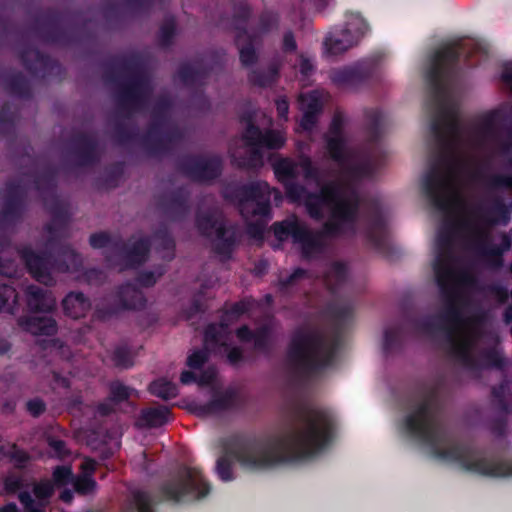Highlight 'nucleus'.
I'll return each mask as SVG.
<instances>
[{
	"label": "nucleus",
	"instance_id": "58",
	"mask_svg": "<svg viewBox=\"0 0 512 512\" xmlns=\"http://www.w3.org/2000/svg\"><path fill=\"white\" fill-rule=\"evenodd\" d=\"M0 273H6L3 269L0 268Z\"/></svg>",
	"mask_w": 512,
	"mask_h": 512
},
{
	"label": "nucleus",
	"instance_id": "40",
	"mask_svg": "<svg viewBox=\"0 0 512 512\" xmlns=\"http://www.w3.org/2000/svg\"><path fill=\"white\" fill-rule=\"evenodd\" d=\"M276 108L278 112V116L284 120L287 119V114L289 110L288 102L284 98H280L276 101Z\"/></svg>",
	"mask_w": 512,
	"mask_h": 512
},
{
	"label": "nucleus",
	"instance_id": "47",
	"mask_svg": "<svg viewBox=\"0 0 512 512\" xmlns=\"http://www.w3.org/2000/svg\"><path fill=\"white\" fill-rule=\"evenodd\" d=\"M283 47L286 51H292L296 48V43L292 34L287 33L284 36Z\"/></svg>",
	"mask_w": 512,
	"mask_h": 512
},
{
	"label": "nucleus",
	"instance_id": "37",
	"mask_svg": "<svg viewBox=\"0 0 512 512\" xmlns=\"http://www.w3.org/2000/svg\"><path fill=\"white\" fill-rule=\"evenodd\" d=\"M49 446L52 449V456L62 457L66 453L65 445L60 440H54V439L49 440Z\"/></svg>",
	"mask_w": 512,
	"mask_h": 512
},
{
	"label": "nucleus",
	"instance_id": "12",
	"mask_svg": "<svg viewBox=\"0 0 512 512\" xmlns=\"http://www.w3.org/2000/svg\"><path fill=\"white\" fill-rule=\"evenodd\" d=\"M275 237L279 241L291 240L298 245L303 255L307 258L321 252L323 237L308 231L306 226L297 219H288L273 226Z\"/></svg>",
	"mask_w": 512,
	"mask_h": 512
},
{
	"label": "nucleus",
	"instance_id": "9",
	"mask_svg": "<svg viewBox=\"0 0 512 512\" xmlns=\"http://www.w3.org/2000/svg\"><path fill=\"white\" fill-rule=\"evenodd\" d=\"M26 296L28 306L34 315L28 319L21 318L18 322L20 327L34 335L54 334L56 332V323L47 313L54 309L55 299L35 286L27 288Z\"/></svg>",
	"mask_w": 512,
	"mask_h": 512
},
{
	"label": "nucleus",
	"instance_id": "42",
	"mask_svg": "<svg viewBox=\"0 0 512 512\" xmlns=\"http://www.w3.org/2000/svg\"><path fill=\"white\" fill-rule=\"evenodd\" d=\"M299 66L301 73L306 76L313 70L314 64L311 59L301 56Z\"/></svg>",
	"mask_w": 512,
	"mask_h": 512
},
{
	"label": "nucleus",
	"instance_id": "31",
	"mask_svg": "<svg viewBox=\"0 0 512 512\" xmlns=\"http://www.w3.org/2000/svg\"><path fill=\"white\" fill-rule=\"evenodd\" d=\"M266 331H259L256 334L250 333L247 327H242L237 331V337L241 341L252 340L256 347H260L262 345V340L265 337Z\"/></svg>",
	"mask_w": 512,
	"mask_h": 512
},
{
	"label": "nucleus",
	"instance_id": "32",
	"mask_svg": "<svg viewBox=\"0 0 512 512\" xmlns=\"http://www.w3.org/2000/svg\"><path fill=\"white\" fill-rule=\"evenodd\" d=\"M148 251V243L146 240H141L133 247L130 252V257L135 260V262H141L145 259V256Z\"/></svg>",
	"mask_w": 512,
	"mask_h": 512
},
{
	"label": "nucleus",
	"instance_id": "55",
	"mask_svg": "<svg viewBox=\"0 0 512 512\" xmlns=\"http://www.w3.org/2000/svg\"><path fill=\"white\" fill-rule=\"evenodd\" d=\"M260 30H261V32H265V31H268V30H269V27H268L266 24H264V23H263V24L261 25V29H260Z\"/></svg>",
	"mask_w": 512,
	"mask_h": 512
},
{
	"label": "nucleus",
	"instance_id": "48",
	"mask_svg": "<svg viewBox=\"0 0 512 512\" xmlns=\"http://www.w3.org/2000/svg\"><path fill=\"white\" fill-rule=\"evenodd\" d=\"M156 278L157 277L153 273H149V274L142 275L140 277L139 281H140V284L143 286H150L155 283Z\"/></svg>",
	"mask_w": 512,
	"mask_h": 512
},
{
	"label": "nucleus",
	"instance_id": "36",
	"mask_svg": "<svg viewBox=\"0 0 512 512\" xmlns=\"http://www.w3.org/2000/svg\"><path fill=\"white\" fill-rule=\"evenodd\" d=\"M231 402V396L230 395H223L219 399L214 400L208 410L211 412L217 411L219 409L227 407Z\"/></svg>",
	"mask_w": 512,
	"mask_h": 512
},
{
	"label": "nucleus",
	"instance_id": "44",
	"mask_svg": "<svg viewBox=\"0 0 512 512\" xmlns=\"http://www.w3.org/2000/svg\"><path fill=\"white\" fill-rule=\"evenodd\" d=\"M502 79L512 89V62L505 65L502 73Z\"/></svg>",
	"mask_w": 512,
	"mask_h": 512
},
{
	"label": "nucleus",
	"instance_id": "4",
	"mask_svg": "<svg viewBox=\"0 0 512 512\" xmlns=\"http://www.w3.org/2000/svg\"><path fill=\"white\" fill-rule=\"evenodd\" d=\"M405 430L425 441L431 453L439 460L483 476L512 477V461L494 462L444 440L433 420L429 405L424 403L406 417Z\"/></svg>",
	"mask_w": 512,
	"mask_h": 512
},
{
	"label": "nucleus",
	"instance_id": "14",
	"mask_svg": "<svg viewBox=\"0 0 512 512\" xmlns=\"http://www.w3.org/2000/svg\"><path fill=\"white\" fill-rule=\"evenodd\" d=\"M95 469V461L85 458L81 463L82 473L79 477L74 478L71 468L68 466L57 467L53 472V480L57 486H65L72 484L75 490L82 494L92 492L96 483L92 479V474Z\"/></svg>",
	"mask_w": 512,
	"mask_h": 512
},
{
	"label": "nucleus",
	"instance_id": "30",
	"mask_svg": "<svg viewBox=\"0 0 512 512\" xmlns=\"http://www.w3.org/2000/svg\"><path fill=\"white\" fill-rule=\"evenodd\" d=\"M347 276V268L341 264V263H335L333 264L327 275H326V280L329 284H332L334 281L335 282H341L343 281Z\"/></svg>",
	"mask_w": 512,
	"mask_h": 512
},
{
	"label": "nucleus",
	"instance_id": "38",
	"mask_svg": "<svg viewBox=\"0 0 512 512\" xmlns=\"http://www.w3.org/2000/svg\"><path fill=\"white\" fill-rule=\"evenodd\" d=\"M250 306H251V303L249 301H242L238 304H236L230 312L227 313V316L230 317V316H238V315H241L243 313H246L248 311H250Z\"/></svg>",
	"mask_w": 512,
	"mask_h": 512
},
{
	"label": "nucleus",
	"instance_id": "53",
	"mask_svg": "<svg viewBox=\"0 0 512 512\" xmlns=\"http://www.w3.org/2000/svg\"><path fill=\"white\" fill-rule=\"evenodd\" d=\"M99 411L101 414H108L110 412V409H108L106 405L103 404L99 406Z\"/></svg>",
	"mask_w": 512,
	"mask_h": 512
},
{
	"label": "nucleus",
	"instance_id": "15",
	"mask_svg": "<svg viewBox=\"0 0 512 512\" xmlns=\"http://www.w3.org/2000/svg\"><path fill=\"white\" fill-rule=\"evenodd\" d=\"M53 493V485L49 481L34 484L30 490L21 491L19 500L24 512H46V507ZM0 512H19L16 505L8 504Z\"/></svg>",
	"mask_w": 512,
	"mask_h": 512
},
{
	"label": "nucleus",
	"instance_id": "19",
	"mask_svg": "<svg viewBox=\"0 0 512 512\" xmlns=\"http://www.w3.org/2000/svg\"><path fill=\"white\" fill-rule=\"evenodd\" d=\"M26 265L32 276L39 282L50 284L52 282L51 272L48 270V260L40 257L32 251H24L22 254Z\"/></svg>",
	"mask_w": 512,
	"mask_h": 512
},
{
	"label": "nucleus",
	"instance_id": "11",
	"mask_svg": "<svg viewBox=\"0 0 512 512\" xmlns=\"http://www.w3.org/2000/svg\"><path fill=\"white\" fill-rule=\"evenodd\" d=\"M210 491L201 472L196 468H184L166 484L163 492L167 499L176 502L201 499Z\"/></svg>",
	"mask_w": 512,
	"mask_h": 512
},
{
	"label": "nucleus",
	"instance_id": "54",
	"mask_svg": "<svg viewBox=\"0 0 512 512\" xmlns=\"http://www.w3.org/2000/svg\"><path fill=\"white\" fill-rule=\"evenodd\" d=\"M116 362H117V364H118V365H122V366H125V367H127V366L129 365V363H128V362H126V361H124V360H121V359L119 358L118 354L116 355Z\"/></svg>",
	"mask_w": 512,
	"mask_h": 512
},
{
	"label": "nucleus",
	"instance_id": "3",
	"mask_svg": "<svg viewBox=\"0 0 512 512\" xmlns=\"http://www.w3.org/2000/svg\"><path fill=\"white\" fill-rule=\"evenodd\" d=\"M333 426L330 414L313 410L291 430L270 442L237 448L232 457L251 471L265 470L317 453L328 441Z\"/></svg>",
	"mask_w": 512,
	"mask_h": 512
},
{
	"label": "nucleus",
	"instance_id": "41",
	"mask_svg": "<svg viewBox=\"0 0 512 512\" xmlns=\"http://www.w3.org/2000/svg\"><path fill=\"white\" fill-rule=\"evenodd\" d=\"M353 16L361 17L357 13H349V14H347V20H346V24H345V28L344 29H349L348 37L353 36L356 33V31H357V26L358 25L356 24L355 21L352 20Z\"/></svg>",
	"mask_w": 512,
	"mask_h": 512
},
{
	"label": "nucleus",
	"instance_id": "25",
	"mask_svg": "<svg viewBox=\"0 0 512 512\" xmlns=\"http://www.w3.org/2000/svg\"><path fill=\"white\" fill-rule=\"evenodd\" d=\"M150 392L162 399H170L177 395V387L166 379H159L150 385Z\"/></svg>",
	"mask_w": 512,
	"mask_h": 512
},
{
	"label": "nucleus",
	"instance_id": "52",
	"mask_svg": "<svg viewBox=\"0 0 512 512\" xmlns=\"http://www.w3.org/2000/svg\"><path fill=\"white\" fill-rule=\"evenodd\" d=\"M68 257L71 258L72 263H73V267L78 264L79 259H78L77 255H75L74 253L71 252V253H69Z\"/></svg>",
	"mask_w": 512,
	"mask_h": 512
},
{
	"label": "nucleus",
	"instance_id": "28",
	"mask_svg": "<svg viewBox=\"0 0 512 512\" xmlns=\"http://www.w3.org/2000/svg\"><path fill=\"white\" fill-rule=\"evenodd\" d=\"M132 506L134 512H154L151 508L149 495L142 491H136L133 493Z\"/></svg>",
	"mask_w": 512,
	"mask_h": 512
},
{
	"label": "nucleus",
	"instance_id": "34",
	"mask_svg": "<svg viewBox=\"0 0 512 512\" xmlns=\"http://www.w3.org/2000/svg\"><path fill=\"white\" fill-rule=\"evenodd\" d=\"M110 239L105 233L94 234L90 237V244L94 248L105 247Z\"/></svg>",
	"mask_w": 512,
	"mask_h": 512
},
{
	"label": "nucleus",
	"instance_id": "8",
	"mask_svg": "<svg viewBox=\"0 0 512 512\" xmlns=\"http://www.w3.org/2000/svg\"><path fill=\"white\" fill-rule=\"evenodd\" d=\"M332 357V345L316 331L301 332L292 340L290 358L302 369L324 368L331 363Z\"/></svg>",
	"mask_w": 512,
	"mask_h": 512
},
{
	"label": "nucleus",
	"instance_id": "29",
	"mask_svg": "<svg viewBox=\"0 0 512 512\" xmlns=\"http://www.w3.org/2000/svg\"><path fill=\"white\" fill-rule=\"evenodd\" d=\"M231 467H232V461L229 459L228 456H223L218 459L217 465H216V472H217L218 477L222 481L226 482V481H230L233 479Z\"/></svg>",
	"mask_w": 512,
	"mask_h": 512
},
{
	"label": "nucleus",
	"instance_id": "5",
	"mask_svg": "<svg viewBox=\"0 0 512 512\" xmlns=\"http://www.w3.org/2000/svg\"><path fill=\"white\" fill-rule=\"evenodd\" d=\"M451 335L452 352L455 358L471 371L498 366L502 362L501 352L497 346L484 350L480 338L481 323L474 317L453 318Z\"/></svg>",
	"mask_w": 512,
	"mask_h": 512
},
{
	"label": "nucleus",
	"instance_id": "26",
	"mask_svg": "<svg viewBox=\"0 0 512 512\" xmlns=\"http://www.w3.org/2000/svg\"><path fill=\"white\" fill-rule=\"evenodd\" d=\"M16 301L17 295L12 287L8 285L0 286V311L5 309L13 312Z\"/></svg>",
	"mask_w": 512,
	"mask_h": 512
},
{
	"label": "nucleus",
	"instance_id": "13",
	"mask_svg": "<svg viewBox=\"0 0 512 512\" xmlns=\"http://www.w3.org/2000/svg\"><path fill=\"white\" fill-rule=\"evenodd\" d=\"M224 326L227 323L221 324L219 327L210 326L205 333V349L194 351L188 356L187 364L190 368L197 369L207 360V351L214 349V346L219 344L227 354V358L231 364H236L241 359V351L238 348H229L226 344L227 331Z\"/></svg>",
	"mask_w": 512,
	"mask_h": 512
},
{
	"label": "nucleus",
	"instance_id": "20",
	"mask_svg": "<svg viewBox=\"0 0 512 512\" xmlns=\"http://www.w3.org/2000/svg\"><path fill=\"white\" fill-rule=\"evenodd\" d=\"M63 309L71 318H80L90 309V302L81 293H70L63 300Z\"/></svg>",
	"mask_w": 512,
	"mask_h": 512
},
{
	"label": "nucleus",
	"instance_id": "22",
	"mask_svg": "<svg viewBox=\"0 0 512 512\" xmlns=\"http://www.w3.org/2000/svg\"><path fill=\"white\" fill-rule=\"evenodd\" d=\"M169 409L165 406L148 408L142 411L140 424L145 426H161L168 420Z\"/></svg>",
	"mask_w": 512,
	"mask_h": 512
},
{
	"label": "nucleus",
	"instance_id": "56",
	"mask_svg": "<svg viewBox=\"0 0 512 512\" xmlns=\"http://www.w3.org/2000/svg\"><path fill=\"white\" fill-rule=\"evenodd\" d=\"M126 305H127L129 308H136V307H137V305H136V304H134V303H127Z\"/></svg>",
	"mask_w": 512,
	"mask_h": 512
},
{
	"label": "nucleus",
	"instance_id": "24",
	"mask_svg": "<svg viewBox=\"0 0 512 512\" xmlns=\"http://www.w3.org/2000/svg\"><path fill=\"white\" fill-rule=\"evenodd\" d=\"M198 226L199 229L208 236L215 234L217 239L224 237L225 229L223 222L214 215L200 216L198 218Z\"/></svg>",
	"mask_w": 512,
	"mask_h": 512
},
{
	"label": "nucleus",
	"instance_id": "1",
	"mask_svg": "<svg viewBox=\"0 0 512 512\" xmlns=\"http://www.w3.org/2000/svg\"><path fill=\"white\" fill-rule=\"evenodd\" d=\"M344 125V116L336 114L326 135L327 151L339 167L332 175L334 181L320 185L319 172L307 157L298 162L279 159L273 164L287 197L304 204L311 217H327L328 229L335 232L345 231L356 219L358 197L354 181L370 176L376 169L374 159L350 141Z\"/></svg>",
	"mask_w": 512,
	"mask_h": 512
},
{
	"label": "nucleus",
	"instance_id": "33",
	"mask_svg": "<svg viewBox=\"0 0 512 512\" xmlns=\"http://www.w3.org/2000/svg\"><path fill=\"white\" fill-rule=\"evenodd\" d=\"M129 397L128 389L119 383L111 385V401L119 402Z\"/></svg>",
	"mask_w": 512,
	"mask_h": 512
},
{
	"label": "nucleus",
	"instance_id": "18",
	"mask_svg": "<svg viewBox=\"0 0 512 512\" xmlns=\"http://www.w3.org/2000/svg\"><path fill=\"white\" fill-rule=\"evenodd\" d=\"M364 74L358 66L334 69L330 73L332 83L341 90L352 91L364 81Z\"/></svg>",
	"mask_w": 512,
	"mask_h": 512
},
{
	"label": "nucleus",
	"instance_id": "35",
	"mask_svg": "<svg viewBox=\"0 0 512 512\" xmlns=\"http://www.w3.org/2000/svg\"><path fill=\"white\" fill-rule=\"evenodd\" d=\"M306 275V272L301 269H296L288 278H280L281 287H286L289 284L295 283L298 279L303 278Z\"/></svg>",
	"mask_w": 512,
	"mask_h": 512
},
{
	"label": "nucleus",
	"instance_id": "50",
	"mask_svg": "<svg viewBox=\"0 0 512 512\" xmlns=\"http://www.w3.org/2000/svg\"><path fill=\"white\" fill-rule=\"evenodd\" d=\"M72 492L71 491H68V490H65L61 493L60 495V498L64 501V502H70L72 500Z\"/></svg>",
	"mask_w": 512,
	"mask_h": 512
},
{
	"label": "nucleus",
	"instance_id": "2",
	"mask_svg": "<svg viewBox=\"0 0 512 512\" xmlns=\"http://www.w3.org/2000/svg\"><path fill=\"white\" fill-rule=\"evenodd\" d=\"M507 117L501 108L481 115L471 127L463 128L456 113L446 111L433 127L445 155L427 178V191L438 208L465 221L469 237L478 243L487 240L489 224L479 213L468 209L463 187L475 177L478 156L474 150L492 142L497 125Z\"/></svg>",
	"mask_w": 512,
	"mask_h": 512
},
{
	"label": "nucleus",
	"instance_id": "27",
	"mask_svg": "<svg viewBox=\"0 0 512 512\" xmlns=\"http://www.w3.org/2000/svg\"><path fill=\"white\" fill-rule=\"evenodd\" d=\"M215 377H216V371L213 368H209L203 373V375L199 379H197V382L200 385L212 384L214 382ZM193 381H196V378L192 372L184 371L181 374V382L183 384H189Z\"/></svg>",
	"mask_w": 512,
	"mask_h": 512
},
{
	"label": "nucleus",
	"instance_id": "45",
	"mask_svg": "<svg viewBox=\"0 0 512 512\" xmlns=\"http://www.w3.org/2000/svg\"><path fill=\"white\" fill-rule=\"evenodd\" d=\"M12 459L17 465H23L27 461L28 456L24 451L14 449Z\"/></svg>",
	"mask_w": 512,
	"mask_h": 512
},
{
	"label": "nucleus",
	"instance_id": "21",
	"mask_svg": "<svg viewBox=\"0 0 512 512\" xmlns=\"http://www.w3.org/2000/svg\"><path fill=\"white\" fill-rule=\"evenodd\" d=\"M456 56L454 47L450 45L443 46L431 59L430 78L437 82L440 77L443 65Z\"/></svg>",
	"mask_w": 512,
	"mask_h": 512
},
{
	"label": "nucleus",
	"instance_id": "16",
	"mask_svg": "<svg viewBox=\"0 0 512 512\" xmlns=\"http://www.w3.org/2000/svg\"><path fill=\"white\" fill-rule=\"evenodd\" d=\"M352 20L356 22V33L348 37L349 29H342L341 31L330 33L324 41V53L330 56H336L344 53L361 39L367 32L368 26L362 17L353 16Z\"/></svg>",
	"mask_w": 512,
	"mask_h": 512
},
{
	"label": "nucleus",
	"instance_id": "49",
	"mask_svg": "<svg viewBox=\"0 0 512 512\" xmlns=\"http://www.w3.org/2000/svg\"><path fill=\"white\" fill-rule=\"evenodd\" d=\"M275 74H276V72H275V71H272V72H271V74H270V76H269V79H261V78H257V77H255V76H253V77L251 78V80H252L253 82H255L256 84H258V85L264 86V85H266V84H267V83H268V82H269V81L274 77V75H275Z\"/></svg>",
	"mask_w": 512,
	"mask_h": 512
},
{
	"label": "nucleus",
	"instance_id": "51",
	"mask_svg": "<svg viewBox=\"0 0 512 512\" xmlns=\"http://www.w3.org/2000/svg\"><path fill=\"white\" fill-rule=\"evenodd\" d=\"M504 317L507 323H510L512 321V307H509L506 310Z\"/></svg>",
	"mask_w": 512,
	"mask_h": 512
},
{
	"label": "nucleus",
	"instance_id": "6",
	"mask_svg": "<svg viewBox=\"0 0 512 512\" xmlns=\"http://www.w3.org/2000/svg\"><path fill=\"white\" fill-rule=\"evenodd\" d=\"M433 268L439 287L454 302L475 288L473 271L452 257L449 245H439Z\"/></svg>",
	"mask_w": 512,
	"mask_h": 512
},
{
	"label": "nucleus",
	"instance_id": "23",
	"mask_svg": "<svg viewBox=\"0 0 512 512\" xmlns=\"http://www.w3.org/2000/svg\"><path fill=\"white\" fill-rule=\"evenodd\" d=\"M237 45L240 52V60L243 65H250L256 59L255 51L252 47V43L255 41V36L250 35L247 32L240 33L237 36Z\"/></svg>",
	"mask_w": 512,
	"mask_h": 512
},
{
	"label": "nucleus",
	"instance_id": "46",
	"mask_svg": "<svg viewBox=\"0 0 512 512\" xmlns=\"http://www.w3.org/2000/svg\"><path fill=\"white\" fill-rule=\"evenodd\" d=\"M20 486V481L16 477H9L5 480V489L9 492H14Z\"/></svg>",
	"mask_w": 512,
	"mask_h": 512
},
{
	"label": "nucleus",
	"instance_id": "17",
	"mask_svg": "<svg viewBox=\"0 0 512 512\" xmlns=\"http://www.w3.org/2000/svg\"><path fill=\"white\" fill-rule=\"evenodd\" d=\"M325 94L320 91H312L307 94H301L299 97L300 109L303 117L300 121V127L304 131H310L317 119V114L322 107Z\"/></svg>",
	"mask_w": 512,
	"mask_h": 512
},
{
	"label": "nucleus",
	"instance_id": "39",
	"mask_svg": "<svg viewBox=\"0 0 512 512\" xmlns=\"http://www.w3.org/2000/svg\"><path fill=\"white\" fill-rule=\"evenodd\" d=\"M27 409L32 415L37 416L44 411V404L41 400H32L27 403Z\"/></svg>",
	"mask_w": 512,
	"mask_h": 512
},
{
	"label": "nucleus",
	"instance_id": "10",
	"mask_svg": "<svg viewBox=\"0 0 512 512\" xmlns=\"http://www.w3.org/2000/svg\"><path fill=\"white\" fill-rule=\"evenodd\" d=\"M285 143V137L280 132L268 131L264 135L254 125H249L244 135L243 148L245 152H249L247 159H242V152L238 150L232 151L233 159L240 166L256 167L263 163L264 149H279Z\"/></svg>",
	"mask_w": 512,
	"mask_h": 512
},
{
	"label": "nucleus",
	"instance_id": "43",
	"mask_svg": "<svg viewBox=\"0 0 512 512\" xmlns=\"http://www.w3.org/2000/svg\"><path fill=\"white\" fill-rule=\"evenodd\" d=\"M511 246L510 240L507 236L503 235L501 238V244L499 247L494 248L491 250L492 254H502L504 251L509 250Z\"/></svg>",
	"mask_w": 512,
	"mask_h": 512
},
{
	"label": "nucleus",
	"instance_id": "57",
	"mask_svg": "<svg viewBox=\"0 0 512 512\" xmlns=\"http://www.w3.org/2000/svg\"><path fill=\"white\" fill-rule=\"evenodd\" d=\"M58 269L61 270V271H66V270H70V267L67 266L66 268H63L62 266H59Z\"/></svg>",
	"mask_w": 512,
	"mask_h": 512
},
{
	"label": "nucleus",
	"instance_id": "7",
	"mask_svg": "<svg viewBox=\"0 0 512 512\" xmlns=\"http://www.w3.org/2000/svg\"><path fill=\"white\" fill-rule=\"evenodd\" d=\"M239 208L243 217L247 220L250 232L254 236H260L264 226L270 220V197L273 194L276 204L282 200L278 190L271 189L266 182H256L243 187L240 191Z\"/></svg>",
	"mask_w": 512,
	"mask_h": 512
}]
</instances>
